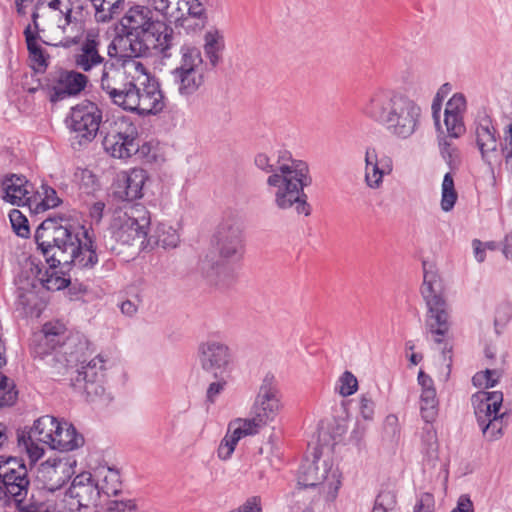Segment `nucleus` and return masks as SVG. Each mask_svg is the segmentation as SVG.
<instances>
[{"mask_svg": "<svg viewBox=\"0 0 512 512\" xmlns=\"http://www.w3.org/2000/svg\"><path fill=\"white\" fill-rule=\"evenodd\" d=\"M59 429V421L50 415H45L35 420L30 429H19L17 431L18 447L25 452L31 463L38 461L44 449L38 443H43L51 448L54 433Z\"/></svg>", "mask_w": 512, "mask_h": 512, "instance_id": "nucleus-13", "label": "nucleus"}, {"mask_svg": "<svg viewBox=\"0 0 512 512\" xmlns=\"http://www.w3.org/2000/svg\"><path fill=\"white\" fill-rule=\"evenodd\" d=\"M211 0H180L178 5V9L180 11L186 10L187 16L185 17L182 14V17L178 19L180 26L182 27H190L191 25L187 24L189 17L196 20L195 26L202 28L205 25L207 16L205 6L209 5Z\"/></svg>", "mask_w": 512, "mask_h": 512, "instance_id": "nucleus-30", "label": "nucleus"}, {"mask_svg": "<svg viewBox=\"0 0 512 512\" xmlns=\"http://www.w3.org/2000/svg\"><path fill=\"white\" fill-rule=\"evenodd\" d=\"M502 376L501 371L497 369H486L477 372L472 377V383L475 387L492 388L497 385Z\"/></svg>", "mask_w": 512, "mask_h": 512, "instance_id": "nucleus-39", "label": "nucleus"}, {"mask_svg": "<svg viewBox=\"0 0 512 512\" xmlns=\"http://www.w3.org/2000/svg\"><path fill=\"white\" fill-rule=\"evenodd\" d=\"M236 445L237 444L233 442V440L229 439L225 435L217 450L218 457L222 460H228L234 452Z\"/></svg>", "mask_w": 512, "mask_h": 512, "instance_id": "nucleus-53", "label": "nucleus"}, {"mask_svg": "<svg viewBox=\"0 0 512 512\" xmlns=\"http://www.w3.org/2000/svg\"><path fill=\"white\" fill-rule=\"evenodd\" d=\"M76 460L70 457L49 458L41 463L37 471V479L42 483L39 490L45 492V498L48 493L60 489L74 474Z\"/></svg>", "mask_w": 512, "mask_h": 512, "instance_id": "nucleus-19", "label": "nucleus"}, {"mask_svg": "<svg viewBox=\"0 0 512 512\" xmlns=\"http://www.w3.org/2000/svg\"><path fill=\"white\" fill-rule=\"evenodd\" d=\"M451 512H474L473 504L467 495H462L458 499L457 506Z\"/></svg>", "mask_w": 512, "mask_h": 512, "instance_id": "nucleus-61", "label": "nucleus"}, {"mask_svg": "<svg viewBox=\"0 0 512 512\" xmlns=\"http://www.w3.org/2000/svg\"><path fill=\"white\" fill-rule=\"evenodd\" d=\"M70 284V279L65 277H55L53 275L46 281L47 289L60 290L66 288Z\"/></svg>", "mask_w": 512, "mask_h": 512, "instance_id": "nucleus-59", "label": "nucleus"}, {"mask_svg": "<svg viewBox=\"0 0 512 512\" xmlns=\"http://www.w3.org/2000/svg\"><path fill=\"white\" fill-rule=\"evenodd\" d=\"M444 116L448 136L451 138L460 137L465 132L462 115L445 112Z\"/></svg>", "mask_w": 512, "mask_h": 512, "instance_id": "nucleus-41", "label": "nucleus"}, {"mask_svg": "<svg viewBox=\"0 0 512 512\" xmlns=\"http://www.w3.org/2000/svg\"><path fill=\"white\" fill-rule=\"evenodd\" d=\"M94 8L97 23H109L118 17L124 9V0H90Z\"/></svg>", "mask_w": 512, "mask_h": 512, "instance_id": "nucleus-31", "label": "nucleus"}, {"mask_svg": "<svg viewBox=\"0 0 512 512\" xmlns=\"http://www.w3.org/2000/svg\"><path fill=\"white\" fill-rule=\"evenodd\" d=\"M227 382L221 378L218 381L212 382L206 391V400L210 404L215 403L216 398L223 392Z\"/></svg>", "mask_w": 512, "mask_h": 512, "instance_id": "nucleus-52", "label": "nucleus"}, {"mask_svg": "<svg viewBox=\"0 0 512 512\" xmlns=\"http://www.w3.org/2000/svg\"><path fill=\"white\" fill-rule=\"evenodd\" d=\"M204 52L208 62H204L199 48L189 44L180 47V58L171 76L181 97L188 99L196 95L205 84L207 72L219 63L220 46L215 34H206Z\"/></svg>", "mask_w": 512, "mask_h": 512, "instance_id": "nucleus-5", "label": "nucleus"}, {"mask_svg": "<svg viewBox=\"0 0 512 512\" xmlns=\"http://www.w3.org/2000/svg\"><path fill=\"white\" fill-rule=\"evenodd\" d=\"M359 411L365 420H372L375 413V402L370 393H364L360 396Z\"/></svg>", "mask_w": 512, "mask_h": 512, "instance_id": "nucleus-47", "label": "nucleus"}, {"mask_svg": "<svg viewBox=\"0 0 512 512\" xmlns=\"http://www.w3.org/2000/svg\"><path fill=\"white\" fill-rule=\"evenodd\" d=\"M105 203L103 201L94 202L89 208V215L91 220L98 224L103 218Z\"/></svg>", "mask_w": 512, "mask_h": 512, "instance_id": "nucleus-56", "label": "nucleus"}, {"mask_svg": "<svg viewBox=\"0 0 512 512\" xmlns=\"http://www.w3.org/2000/svg\"><path fill=\"white\" fill-rule=\"evenodd\" d=\"M358 389V380L350 371H345L338 381L336 390L343 397L353 395Z\"/></svg>", "mask_w": 512, "mask_h": 512, "instance_id": "nucleus-43", "label": "nucleus"}, {"mask_svg": "<svg viewBox=\"0 0 512 512\" xmlns=\"http://www.w3.org/2000/svg\"><path fill=\"white\" fill-rule=\"evenodd\" d=\"M396 504V500L393 494L390 492L380 493L375 501L372 512H388L392 510Z\"/></svg>", "mask_w": 512, "mask_h": 512, "instance_id": "nucleus-46", "label": "nucleus"}, {"mask_svg": "<svg viewBox=\"0 0 512 512\" xmlns=\"http://www.w3.org/2000/svg\"><path fill=\"white\" fill-rule=\"evenodd\" d=\"M237 423L240 424L246 436L255 435L259 433L261 428L266 426L264 423L259 422L255 415L247 419L238 418L236 419V424Z\"/></svg>", "mask_w": 512, "mask_h": 512, "instance_id": "nucleus-48", "label": "nucleus"}, {"mask_svg": "<svg viewBox=\"0 0 512 512\" xmlns=\"http://www.w3.org/2000/svg\"><path fill=\"white\" fill-rule=\"evenodd\" d=\"M148 179L145 170L134 168L120 173L112 185L113 196L121 201H133L143 196V187Z\"/></svg>", "mask_w": 512, "mask_h": 512, "instance_id": "nucleus-22", "label": "nucleus"}, {"mask_svg": "<svg viewBox=\"0 0 512 512\" xmlns=\"http://www.w3.org/2000/svg\"><path fill=\"white\" fill-rule=\"evenodd\" d=\"M32 345L40 357L57 351L64 357L65 365L79 361L83 352L88 350L87 341L77 335L67 336L65 325L59 321L45 323L41 331L34 334Z\"/></svg>", "mask_w": 512, "mask_h": 512, "instance_id": "nucleus-8", "label": "nucleus"}, {"mask_svg": "<svg viewBox=\"0 0 512 512\" xmlns=\"http://www.w3.org/2000/svg\"><path fill=\"white\" fill-rule=\"evenodd\" d=\"M254 163L258 169L269 174L266 183L269 188L276 189L274 205L279 210L294 208L297 214H311V206L304 192V188L312 184L306 162L292 159L290 153L285 151L279 155L277 165L265 153H258Z\"/></svg>", "mask_w": 512, "mask_h": 512, "instance_id": "nucleus-3", "label": "nucleus"}, {"mask_svg": "<svg viewBox=\"0 0 512 512\" xmlns=\"http://www.w3.org/2000/svg\"><path fill=\"white\" fill-rule=\"evenodd\" d=\"M41 195L43 198L39 203L36 205V212H38L40 209L45 211L47 209L55 208L61 204V199L57 196V192L55 189L48 185H42L41 186Z\"/></svg>", "mask_w": 512, "mask_h": 512, "instance_id": "nucleus-42", "label": "nucleus"}, {"mask_svg": "<svg viewBox=\"0 0 512 512\" xmlns=\"http://www.w3.org/2000/svg\"><path fill=\"white\" fill-rule=\"evenodd\" d=\"M124 214L129 217L135 227L144 235L148 236V230L151 224L150 212L142 204H134L123 210Z\"/></svg>", "mask_w": 512, "mask_h": 512, "instance_id": "nucleus-32", "label": "nucleus"}, {"mask_svg": "<svg viewBox=\"0 0 512 512\" xmlns=\"http://www.w3.org/2000/svg\"><path fill=\"white\" fill-rule=\"evenodd\" d=\"M100 492L90 472L78 474L65 493V506L70 512H96Z\"/></svg>", "mask_w": 512, "mask_h": 512, "instance_id": "nucleus-15", "label": "nucleus"}, {"mask_svg": "<svg viewBox=\"0 0 512 512\" xmlns=\"http://www.w3.org/2000/svg\"><path fill=\"white\" fill-rule=\"evenodd\" d=\"M440 151L442 157L451 165L458 157L457 149L453 145L444 139L440 142Z\"/></svg>", "mask_w": 512, "mask_h": 512, "instance_id": "nucleus-55", "label": "nucleus"}, {"mask_svg": "<svg viewBox=\"0 0 512 512\" xmlns=\"http://www.w3.org/2000/svg\"><path fill=\"white\" fill-rule=\"evenodd\" d=\"M2 186L5 192L3 199L12 205L31 206V197L29 196L32 187L23 176L11 175L6 177Z\"/></svg>", "mask_w": 512, "mask_h": 512, "instance_id": "nucleus-27", "label": "nucleus"}, {"mask_svg": "<svg viewBox=\"0 0 512 512\" xmlns=\"http://www.w3.org/2000/svg\"><path fill=\"white\" fill-rule=\"evenodd\" d=\"M53 439L55 441L51 448L60 451H72L84 443L83 436L68 422H59V429L54 433Z\"/></svg>", "mask_w": 512, "mask_h": 512, "instance_id": "nucleus-28", "label": "nucleus"}, {"mask_svg": "<svg viewBox=\"0 0 512 512\" xmlns=\"http://www.w3.org/2000/svg\"><path fill=\"white\" fill-rule=\"evenodd\" d=\"M298 485L305 488H318L319 497L325 502H333L341 486V473L328 460L319 457L305 460L299 469Z\"/></svg>", "mask_w": 512, "mask_h": 512, "instance_id": "nucleus-12", "label": "nucleus"}, {"mask_svg": "<svg viewBox=\"0 0 512 512\" xmlns=\"http://www.w3.org/2000/svg\"><path fill=\"white\" fill-rule=\"evenodd\" d=\"M237 512H262V501L259 496H251L238 508Z\"/></svg>", "mask_w": 512, "mask_h": 512, "instance_id": "nucleus-54", "label": "nucleus"}, {"mask_svg": "<svg viewBox=\"0 0 512 512\" xmlns=\"http://www.w3.org/2000/svg\"><path fill=\"white\" fill-rule=\"evenodd\" d=\"M471 401L483 436L488 441L500 439L509 419L507 412H500L503 393L500 391H478L472 395Z\"/></svg>", "mask_w": 512, "mask_h": 512, "instance_id": "nucleus-10", "label": "nucleus"}, {"mask_svg": "<svg viewBox=\"0 0 512 512\" xmlns=\"http://www.w3.org/2000/svg\"><path fill=\"white\" fill-rule=\"evenodd\" d=\"M123 31H130L148 41L153 48L165 53L173 44V29L155 17L147 6L130 7L121 19Z\"/></svg>", "mask_w": 512, "mask_h": 512, "instance_id": "nucleus-7", "label": "nucleus"}, {"mask_svg": "<svg viewBox=\"0 0 512 512\" xmlns=\"http://www.w3.org/2000/svg\"><path fill=\"white\" fill-rule=\"evenodd\" d=\"M457 198L453 176L451 173H446L442 182L441 209L445 212L451 211Z\"/></svg>", "mask_w": 512, "mask_h": 512, "instance_id": "nucleus-37", "label": "nucleus"}, {"mask_svg": "<svg viewBox=\"0 0 512 512\" xmlns=\"http://www.w3.org/2000/svg\"><path fill=\"white\" fill-rule=\"evenodd\" d=\"M436 389H422L420 395V411L425 422H433L438 412Z\"/></svg>", "mask_w": 512, "mask_h": 512, "instance_id": "nucleus-34", "label": "nucleus"}, {"mask_svg": "<svg viewBox=\"0 0 512 512\" xmlns=\"http://www.w3.org/2000/svg\"><path fill=\"white\" fill-rule=\"evenodd\" d=\"M472 245H473V250H474V255H475L476 260L480 263L483 262L485 260V256H486L485 248L483 247V243L478 239H474L472 242Z\"/></svg>", "mask_w": 512, "mask_h": 512, "instance_id": "nucleus-62", "label": "nucleus"}, {"mask_svg": "<svg viewBox=\"0 0 512 512\" xmlns=\"http://www.w3.org/2000/svg\"><path fill=\"white\" fill-rule=\"evenodd\" d=\"M226 436L233 440L236 444L239 442V440L246 435L243 432L242 427L240 424H236V420L232 421L228 426V432L226 433Z\"/></svg>", "mask_w": 512, "mask_h": 512, "instance_id": "nucleus-57", "label": "nucleus"}, {"mask_svg": "<svg viewBox=\"0 0 512 512\" xmlns=\"http://www.w3.org/2000/svg\"><path fill=\"white\" fill-rule=\"evenodd\" d=\"M102 121V110L90 100H83L70 109L68 127L79 145L90 143L97 135Z\"/></svg>", "mask_w": 512, "mask_h": 512, "instance_id": "nucleus-14", "label": "nucleus"}, {"mask_svg": "<svg viewBox=\"0 0 512 512\" xmlns=\"http://www.w3.org/2000/svg\"><path fill=\"white\" fill-rule=\"evenodd\" d=\"M9 218L12 228L18 236L22 238H26L29 236L30 229L28 225V220L19 210H11L9 213Z\"/></svg>", "mask_w": 512, "mask_h": 512, "instance_id": "nucleus-45", "label": "nucleus"}, {"mask_svg": "<svg viewBox=\"0 0 512 512\" xmlns=\"http://www.w3.org/2000/svg\"><path fill=\"white\" fill-rule=\"evenodd\" d=\"M502 153L506 161L512 158V123L508 125L505 132V145L502 147Z\"/></svg>", "mask_w": 512, "mask_h": 512, "instance_id": "nucleus-60", "label": "nucleus"}, {"mask_svg": "<svg viewBox=\"0 0 512 512\" xmlns=\"http://www.w3.org/2000/svg\"><path fill=\"white\" fill-rule=\"evenodd\" d=\"M17 394L14 382L0 372V407L14 404Z\"/></svg>", "mask_w": 512, "mask_h": 512, "instance_id": "nucleus-40", "label": "nucleus"}, {"mask_svg": "<svg viewBox=\"0 0 512 512\" xmlns=\"http://www.w3.org/2000/svg\"><path fill=\"white\" fill-rule=\"evenodd\" d=\"M100 44V36L98 33L92 31L87 32L78 52L74 55L75 66L84 72H89L99 65H102L103 68L105 63H112L109 60H105V58L100 55Z\"/></svg>", "mask_w": 512, "mask_h": 512, "instance_id": "nucleus-24", "label": "nucleus"}, {"mask_svg": "<svg viewBox=\"0 0 512 512\" xmlns=\"http://www.w3.org/2000/svg\"><path fill=\"white\" fill-rule=\"evenodd\" d=\"M108 229L111 240L115 239L121 244H132L136 240H141V243H144L147 238L121 209L114 211Z\"/></svg>", "mask_w": 512, "mask_h": 512, "instance_id": "nucleus-26", "label": "nucleus"}, {"mask_svg": "<svg viewBox=\"0 0 512 512\" xmlns=\"http://www.w3.org/2000/svg\"><path fill=\"white\" fill-rule=\"evenodd\" d=\"M214 245L222 261H239L245 251L244 232L235 220L219 224L214 235Z\"/></svg>", "mask_w": 512, "mask_h": 512, "instance_id": "nucleus-17", "label": "nucleus"}, {"mask_svg": "<svg viewBox=\"0 0 512 512\" xmlns=\"http://www.w3.org/2000/svg\"><path fill=\"white\" fill-rule=\"evenodd\" d=\"M125 33L117 34L115 39L120 48L124 59L137 58L145 56L152 45L141 37H136L134 32L124 31Z\"/></svg>", "mask_w": 512, "mask_h": 512, "instance_id": "nucleus-29", "label": "nucleus"}, {"mask_svg": "<svg viewBox=\"0 0 512 512\" xmlns=\"http://www.w3.org/2000/svg\"><path fill=\"white\" fill-rule=\"evenodd\" d=\"M24 35L32 61L38 65V70H45L48 66L47 59L44 55V50L37 43L38 35L32 32L31 25L25 28Z\"/></svg>", "mask_w": 512, "mask_h": 512, "instance_id": "nucleus-33", "label": "nucleus"}, {"mask_svg": "<svg viewBox=\"0 0 512 512\" xmlns=\"http://www.w3.org/2000/svg\"><path fill=\"white\" fill-rule=\"evenodd\" d=\"M401 428L398 417L394 414L386 416L383 424V436L390 442H397L400 438Z\"/></svg>", "mask_w": 512, "mask_h": 512, "instance_id": "nucleus-44", "label": "nucleus"}, {"mask_svg": "<svg viewBox=\"0 0 512 512\" xmlns=\"http://www.w3.org/2000/svg\"><path fill=\"white\" fill-rule=\"evenodd\" d=\"M120 309L123 314L132 317L136 314L138 307L134 302L126 300L121 303Z\"/></svg>", "mask_w": 512, "mask_h": 512, "instance_id": "nucleus-64", "label": "nucleus"}, {"mask_svg": "<svg viewBox=\"0 0 512 512\" xmlns=\"http://www.w3.org/2000/svg\"><path fill=\"white\" fill-rule=\"evenodd\" d=\"M393 170L392 159L387 155L379 156L374 147H368L365 152V182L368 187L377 189L383 182L384 175Z\"/></svg>", "mask_w": 512, "mask_h": 512, "instance_id": "nucleus-25", "label": "nucleus"}, {"mask_svg": "<svg viewBox=\"0 0 512 512\" xmlns=\"http://www.w3.org/2000/svg\"><path fill=\"white\" fill-rule=\"evenodd\" d=\"M475 141L482 160L492 166L498 158L499 135L491 117L483 112L475 119Z\"/></svg>", "mask_w": 512, "mask_h": 512, "instance_id": "nucleus-20", "label": "nucleus"}, {"mask_svg": "<svg viewBox=\"0 0 512 512\" xmlns=\"http://www.w3.org/2000/svg\"><path fill=\"white\" fill-rule=\"evenodd\" d=\"M198 357L202 369L213 373L216 378L228 368L232 360L228 345L216 339L200 343Z\"/></svg>", "mask_w": 512, "mask_h": 512, "instance_id": "nucleus-21", "label": "nucleus"}, {"mask_svg": "<svg viewBox=\"0 0 512 512\" xmlns=\"http://www.w3.org/2000/svg\"><path fill=\"white\" fill-rule=\"evenodd\" d=\"M155 237V244L165 249L177 247L180 241L177 231L173 227L165 224L158 225Z\"/></svg>", "mask_w": 512, "mask_h": 512, "instance_id": "nucleus-38", "label": "nucleus"}, {"mask_svg": "<svg viewBox=\"0 0 512 512\" xmlns=\"http://www.w3.org/2000/svg\"><path fill=\"white\" fill-rule=\"evenodd\" d=\"M88 77L74 70L60 71L55 84L49 89V101L56 103L79 95L87 86Z\"/></svg>", "mask_w": 512, "mask_h": 512, "instance_id": "nucleus-23", "label": "nucleus"}, {"mask_svg": "<svg viewBox=\"0 0 512 512\" xmlns=\"http://www.w3.org/2000/svg\"><path fill=\"white\" fill-rule=\"evenodd\" d=\"M421 440L427 450L433 449L437 445V433L432 422H425L421 430Z\"/></svg>", "mask_w": 512, "mask_h": 512, "instance_id": "nucleus-49", "label": "nucleus"}, {"mask_svg": "<svg viewBox=\"0 0 512 512\" xmlns=\"http://www.w3.org/2000/svg\"><path fill=\"white\" fill-rule=\"evenodd\" d=\"M105 151L114 158L128 159L139 151V139L136 126L121 119L103 139Z\"/></svg>", "mask_w": 512, "mask_h": 512, "instance_id": "nucleus-16", "label": "nucleus"}, {"mask_svg": "<svg viewBox=\"0 0 512 512\" xmlns=\"http://www.w3.org/2000/svg\"><path fill=\"white\" fill-rule=\"evenodd\" d=\"M136 508L135 502L131 499L112 500L103 512H134Z\"/></svg>", "mask_w": 512, "mask_h": 512, "instance_id": "nucleus-50", "label": "nucleus"}, {"mask_svg": "<svg viewBox=\"0 0 512 512\" xmlns=\"http://www.w3.org/2000/svg\"><path fill=\"white\" fill-rule=\"evenodd\" d=\"M96 482L100 498L116 496L121 491L120 476L115 470L108 469L106 474Z\"/></svg>", "mask_w": 512, "mask_h": 512, "instance_id": "nucleus-35", "label": "nucleus"}, {"mask_svg": "<svg viewBox=\"0 0 512 512\" xmlns=\"http://www.w3.org/2000/svg\"><path fill=\"white\" fill-rule=\"evenodd\" d=\"M466 108L465 96L461 93L454 94L446 104L445 112L462 115Z\"/></svg>", "mask_w": 512, "mask_h": 512, "instance_id": "nucleus-51", "label": "nucleus"}, {"mask_svg": "<svg viewBox=\"0 0 512 512\" xmlns=\"http://www.w3.org/2000/svg\"><path fill=\"white\" fill-rule=\"evenodd\" d=\"M361 111L398 140L411 138L421 125L420 106L406 94L392 89L374 91L363 103Z\"/></svg>", "mask_w": 512, "mask_h": 512, "instance_id": "nucleus-4", "label": "nucleus"}, {"mask_svg": "<svg viewBox=\"0 0 512 512\" xmlns=\"http://www.w3.org/2000/svg\"><path fill=\"white\" fill-rule=\"evenodd\" d=\"M86 351L80 356L79 361H74L67 367H77L76 376L71 378L72 387L86 395L88 401H102L108 403L112 400L109 393H106L104 383L105 360L101 355H97L91 360H86Z\"/></svg>", "mask_w": 512, "mask_h": 512, "instance_id": "nucleus-11", "label": "nucleus"}, {"mask_svg": "<svg viewBox=\"0 0 512 512\" xmlns=\"http://www.w3.org/2000/svg\"><path fill=\"white\" fill-rule=\"evenodd\" d=\"M421 294L428 312L425 326L435 343L441 344L450 329L449 306L442 294V284L436 274L424 271Z\"/></svg>", "mask_w": 512, "mask_h": 512, "instance_id": "nucleus-9", "label": "nucleus"}, {"mask_svg": "<svg viewBox=\"0 0 512 512\" xmlns=\"http://www.w3.org/2000/svg\"><path fill=\"white\" fill-rule=\"evenodd\" d=\"M433 498L430 494H424L415 504L413 512H432Z\"/></svg>", "mask_w": 512, "mask_h": 512, "instance_id": "nucleus-58", "label": "nucleus"}, {"mask_svg": "<svg viewBox=\"0 0 512 512\" xmlns=\"http://www.w3.org/2000/svg\"><path fill=\"white\" fill-rule=\"evenodd\" d=\"M206 277L215 285L227 286L234 278V271L228 265L217 263L206 271Z\"/></svg>", "mask_w": 512, "mask_h": 512, "instance_id": "nucleus-36", "label": "nucleus"}, {"mask_svg": "<svg viewBox=\"0 0 512 512\" xmlns=\"http://www.w3.org/2000/svg\"><path fill=\"white\" fill-rule=\"evenodd\" d=\"M99 82L110 101L125 111L156 115L166 106L158 80L141 62L132 61L122 67L105 63Z\"/></svg>", "mask_w": 512, "mask_h": 512, "instance_id": "nucleus-1", "label": "nucleus"}, {"mask_svg": "<svg viewBox=\"0 0 512 512\" xmlns=\"http://www.w3.org/2000/svg\"><path fill=\"white\" fill-rule=\"evenodd\" d=\"M0 483L8 495V503L13 502L21 512H54V506L45 498V492L30 487L23 460L1 455Z\"/></svg>", "mask_w": 512, "mask_h": 512, "instance_id": "nucleus-6", "label": "nucleus"}, {"mask_svg": "<svg viewBox=\"0 0 512 512\" xmlns=\"http://www.w3.org/2000/svg\"><path fill=\"white\" fill-rule=\"evenodd\" d=\"M118 47L119 46L114 37L107 47V55L110 58H117L118 60H124V57H123L122 53L120 52V48H118Z\"/></svg>", "mask_w": 512, "mask_h": 512, "instance_id": "nucleus-63", "label": "nucleus"}, {"mask_svg": "<svg viewBox=\"0 0 512 512\" xmlns=\"http://www.w3.org/2000/svg\"><path fill=\"white\" fill-rule=\"evenodd\" d=\"M281 394L272 374H266L251 409V415L267 425L275 420L281 410Z\"/></svg>", "mask_w": 512, "mask_h": 512, "instance_id": "nucleus-18", "label": "nucleus"}, {"mask_svg": "<svg viewBox=\"0 0 512 512\" xmlns=\"http://www.w3.org/2000/svg\"><path fill=\"white\" fill-rule=\"evenodd\" d=\"M64 219L47 218L35 231L37 249L51 269L68 267L91 269L98 263L97 247L85 226Z\"/></svg>", "mask_w": 512, "mask_h": 512, "instance_id": "nucleus-2", "label": "nucleus"}]
</instances>
